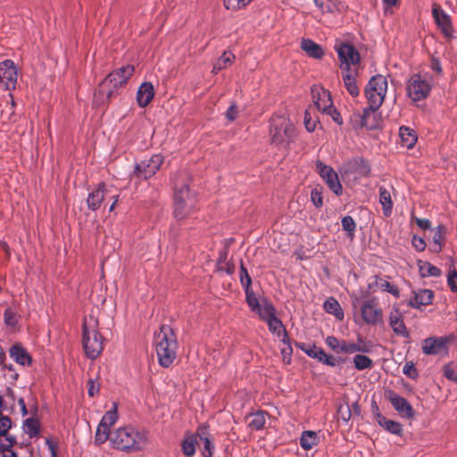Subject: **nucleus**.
Returning a JSON list of instances; mask_svg holds the SVG:
<instances>
[{"mask_svg": "<svg viewBox=\"0 0 457 457\" xmlns=\"http://www.w3.org/2000/svg\"><path fill=\"white\" fill-rule=\"evenodd\" d=\"M353 364L356 370H363L370 369L373 366V361L366 355L357 354L353 357Z\"/></svg>", "mask_w": 457, "mask_h": 457, "instance_id": "37998d69", "label": "nucleus"}, {"mask_svg": "<svg viewBox=\"0 0 457 457\" xmlns=\"http://www.w3.org/2000/svg\"><path fill=\"white\" fill-rule=\"evenodd\" d=\"M368 289L376 292L378 289L390 293L395 297L398 298L400 296V290L395 286L391 284L388 280H386L385 278L379 277V276H373L370 278L369 283H368Z\"/></svg>", "mask_w": 457, "mask_h": 457, "instance_id": "6ab92c4d", "label": "nucleus"}, {"mask_svg": "<svg viewBox=\"0 0 457 457\" xmlns=\"http://www.w3.org/2000/svg\"><path fill=\"white\" fill-rule=\"evenodd\" d=\"M411 218L415 221L417 226L419 228H420L421 229L426 230V229H429L431 228V222H430L429 220L422 219V218H418V217H415V216H412Z\"/></svg>", "mask_w": 457, "mask_h": 457, "instance_id": "774afa93", "label": "nucleus"}, {"mask_svg": "<svg viewBox=\"0 0 457 457\" xmlns=\"http://www.w3.org/2000/svg\"><path fill=\"white\" fill-rule=\"evenodd\" d=\"M341 222H342L343 229L345 232H347V235L350 237H353L354 235L355 228H356V223H355L354 220L351 216L346 215V216L343 217Z\"/></svg>", "mask_w": 457, "mask_h": 457, "instance_id": "a18cd8bd", "label": "nucleus"}, {"mask_svg": "<svg viewBox=\"0 0 457 457\" xmlns=\"http://www.w3.org/2000/svg\"><path fill=\"white\" fill-rule=\"evenodd\" d=\"M97 320L89 315L83 322L82 344L86 355L95 360L104 350V337L97 330Z\"/></svg>", "mask_w": 457, "mask_h": 457, "instance_id": "20e7f679", "label": "nucleus"}, {"mask_svg": "<svg viewBox=\"0 0 457 457\" xmlns=\"http://www.w3.org/2000/svg\"><path fill=\"white\" fill-rule=\"evenodd\" d=\"M270 141L279 149H287L296 137L295 128L284 115H275L270 119Z\"/></svg>", "mask_w": 457, "mask_h": 457, "instance_id": "7ed1b4c3", "label": "nucleus"}, {"mask_svg": "<svg viewBox=\"0 0 457 457\" xmlns=\"http://www.w3.org/2000/svg\"><path fill=\"white\" fill-rule=\"evenodd\" d=\"M154 96V86L151 82L142 83L137 92V103L138 106L146 107Z\"/></svg>", "mask_w": 457, "mask_h": 457, "instance_id": "5701e85b", "label": "nucleus"}, {"mask_svg": "<svg viewBox=\"0 0 457 457\" xmlns=\"http://www.w3.org/2000/svg\"><path fill=\"white\" fill-rule=\"evenodd\" d=\"M197 198L189 188L188 184L175 183L174 188V217L182 220L190 216L196 209Z\"/></svg>", "mask_w": 457, "mask_h": 457, "instance_id": "39448f33", "label": "nucleus"}, {"mask_svg": "<svg viewBox=\"0 0 457 457\" xmlns=\"http://www.w3.org/2000/svg\"><path fill=\"white\" fill-rule=\"evenodd\" d=\"M198 444L197 437L187 436L182 442L181 447L183 453L187 457H192L195 453V445Z\"/></svg>", "mask_w": 457, "mask_h": 457, "instance_id": "a19ab883", "label": "nucleus"}, {"mask_svg": "<svg viewBox=\"0 0 457 457\" xmlns=\"http://www.w3.org/2000/svg\"><path fill=\"white\" fill-rule=\"evenodd\" d=\"M403 372L410 378H415L417 377V370L412 362H406L403 368Z\"/></svg>", "mask_w": 457, "mask_h": 457, "instance_id": "680f3d73", "label": "nucleus"}, {"mask_svg": "<svg viewBox=\"0 0 457 457\" xmlns=\"http://www.w3.org/2000/svg\"><path fill=\"white\" fill-rule=\"evenodd\" d=\"M418 267L421 277H440L442 274L439 268L428 262L419 261Z\"/></svg>", "mask_w": 457, "mask_h": 457, "instance_id": "c9c22d12", "label": "nucleus"}, {"mask_svg": "<svg viewBox=\"0 0 457 457\" xmlns=\"http://www.w3.org/2000/svg\"><path fill=\"white\" fill-rule=\"evenodd\" d=\"M111 437L112 432L110 431V428L106 427L105 425L100 422L96 428L94 440L95 444L96 445H101L107 440L111 442Z\"/></svg>", "mask_w": 457, "mask_h": 457, "instance_id": "58836bf2", "label": "nucleus"}, {"mask_svg": "<svg viewBox=\"0 0 457 457\" xmlns=\"http://www.w3.org/2000/svg\"><path fill=\"white\" fill-rule=\"evenodd\" d=\"M324 309L327 312L335 315L338 320L344 319V312L339 303L333 297H329L324 303Z\"/></svg>", "mask_w": 457, "mask_h": 457, "instance_id": "e433bc0d", "label": "nucleus"}, {"mask_svg": "<svg viewBox=\"0 0 457 457\" xmlns=\"http://www.w3.org/2000/svg\"><path fill=\"white\" fill-rule=\"evenodd\" d=\"M246 295V303L250 307L251 311L253 312L262 303V300H259L253 291L250 288L245 289Z\"/></svg>", "mask_w": 457, "mask_h": 457, "instance_id": "49530a36", "label": "nucleus"}, {"mask_svg": "<svg viewBox=\"0 0 457 457\" xmlns=\"http://www.w3.org/2000/svg\"><path fill=\"white\" fill-rule=\"evenodd\" d=\"M110 192L111 190L105 186L104 183H100L96 188L88 194L86 199L87 208L93 212L98 210L101 207L105 196Z\"/></svg>", "mask_w": 457, "mask_h": 457, "instance_id": "a211bd4d", "label": "nucleus"}, {"mask_svg": "<svg viewBox=\"0 0 457 457\" xmlns=\"http://www.w3.org/2000/svg\"><path fill=\"white\" fill-rule=\"evenodd\" d=\"M149 443V433L132 426L118 428L112 432L111 446L124 453L143 451Z\"/></svg>", "mask_w": 457, "mask_h": 457, "instance_id": "f257e3e1", "label": "nucleus"}, {"mask_svg": "<svg viewBox=\"0 0 457 457\" xmlns=\"http://www.w3.org/2000/svg\"><path fill=\"white\" fill-rule=\"evenodd\" d=\"M387 91V79L383 75H375L365 87L364 94L370 107L375 112L382 105Z\"/></svg>", "mask_w": 457, "mask_h": 457, "instance_id": "0eeeda50", "label": "nucleus"}, {"mask_svg": "<svg viewBox=\"0 0 457 457\" xmlns=\"http://www.w3.org/2000/svg\"><path fill=\"white\" fill-rule=\"evenodd\" d=\"M319 361L331 367H335L338 364V361L333 355H328L325 352L324 356H320Z\"/></svg>", "mask_w": 457, "mask_h": 457, "instance_id": "69168bd1", "label": "nucleus"}, {"mask_svg": "<svg viewBox=\"0 0 457 457\" xmlns=\"http://www.w3.org/2000/svg\"><path fill=\"white\" fill-rule=\"evenodd\" d=\"M376 420L382 428L391 434L400 436L403 432V427L399 422L388 420L381 414L377 415Z\"/></svg>", "mask_w": 457, "mask_h": 457, "instance_id": "c756f323", "label": "nucleus"}, {"mask_svg": "<svg viewBox=\"0 0 457 457\" xmlns=\"http://www.w3.org/2000/svg\"><path fill=\"white\" fill-rule=\"evenodd\" d=\"M432 88V77L428 73H416L411 76L407 83V94L413 101L426 99Z\"/></svg>", "mask_w": 457, "mask_h": 457, "instance_id": "1a4fd4ad", "label": "nucleus"}, {"mask_svg": "<svg viewBox=\"0 0 457 457\" xmlns=\"http://www.w3.org/2000/svg\"><path fill=\"white\" fill-rule=\"evenodd\" d=\"M312 99L316 108L322 112L333 106L330 93L323 88L317 91L312 89Z\"/></svg>", "mask_w": 457, "mask_h": 457, "instance_id": "b1692460", "label": "nucleus"}, {"mask_svg": "<svg viewBox=\"0 0 457 457\" xmlns=\"http://www.w3.org/2000/svg\"><path fill=\"white\" fill-rule=\"evenodd\" d=\"M361 315L368 325H377L383 322V312L376 298L368 299L361 307Z\"/></svg>", "mask_w": 457, "mask_h": 457, "instance_id": "9b49d317", "label": "nucleus"}, {"mask_svg": "<svg viewBox=\"0 0 457 457\" xmlns=\"http://www.w3.org/2000/svg\"><path fill=\"white\" fill-rule=\"evenodd\" d=\"M10 356L18 364L22 366L29 365L31 363V357L28 351L23 348L21 345L16 344L10 348Z\"/></svg>", "mask_w": 457, "mask_h": 457, "instance_id": "393cba45", "label": "nucleus"}, {"mask_svg": "<svg viewBox=\"0 0 457 457\" xmlns=\"http://www.w3.org/2000/svg\"><path fill=\"white\" fill-rule=\"evenodd\" d=\"M446 228L444 225H438L433 234V245L430 250L434 253H440L443 249L445 237Z\"/></svg>", "mask_w": 457, "mask_h": 457, "instance_id": "2f4dec72", "label": "nucleus"}, {"mask_svg": "<svg viewBox=\"0 0 457 457\" xmlns=\"http://www.w3.org/2000/svg\"><path fill=\"white\" fill-rule=\"evenodd\" d=\"M328 346H329L336 353H340L339 349H341L342 341H339L337 337L333 336H329L325 340Z\"/></svg>", "mask_w": 457, "mask_h": 457, "instance_id": "4d7b16f0", "label": "nucleus"}, {"mask_svg": "<svg viewBox=\"0 0 457 457\" xmlns=\"http://www.w3.org/2000/svg\"><path fill=\"white\" fill-rule=\"evenodd\" d=\"M253 312H255L260 319L267 321L276 315V309L267 299H262L261 304L253 311Z\"/></svg>", "mask_w": 457, "mask_h": 457, "instance_id": "c85d7f7f", "label": "nucleus"}, {"mask_svg": "<svg viewBox=\"0 0 457 457\" xmlns=\"http://www.w3.org/2000/svg\"><path fill=\"white\" fill-rule=\"evenodd\" d=\"M324 112L328 114L337 124L343 125V119L339 112L336 108H334V106H331Z\"/></svg>", "mask_w": 457, "mask_h": 457, "instance_id": "052dcab7", "label": "nucleus"}, {"mask_svg": "<svg viewBox=\"0 0 457 457\" xmlns=\"http://www.w3.org/2000/svg\"><path fill=\"white\" fill-rule=\"evenodd\" d=\"M338 58L341 61V69L343 71H351V64H357L360 61V54L356 49L350 44H341L337 47Z\"/></svg>", "mask_w": 457, "mask_h": 457, "instance_id": "ddd939ff", "label": "nucleus"}, {"mask_svg": "<svg viewBox=\"0 0 457 457\" xmlns=\"http://www.w3.org/2000/svg\"><path fill=\"white\" fill-rule=\"evenodd\" d=\"M12 420L8 416L0 415V436H5L11 428Z\"/></svg>", "mask_w": 457, "mask_h": 457, "instance_id": "864d4df0", "label": "nucleus"}, {"mask_svg": "<svg viewBox=\"0 0 457 457\" xmlns=\"http://www.w3.org/2000/svg\"><path fill=\"white\" fill-rule=\"evenodd\" d=\"M317 168L320 177L327 183L329 189L337 195H342L343 189L337 172L331 167L321 162L317 163Z\"/></svg>", "mask_w": 457, "mask_h": 457, "instance_id": "2eb2a0df", "label": "nucleus"}, {"mask_svg": "<svg viewBox=\"0 0 457 457\" xmlns=\"http://www.w3.org/2000/svg\"><path fill=\"white\" fill-rule=\"evenodd\" d=\"M240 282L244 287V289H247L251 287L252 279L250 275L247 272V270L244 267L243 262H241V268H240Z\"/></svg>", "mask_w": 457, "mask_h": 457, "instance_id": "09e8293b", "label": "nucleus"}, {"mask_svg": "<svg viewBox=\"0 0 457 457\" xmlns=\"http://www.w3.org/2000/svg\"><path fill=\"white\" fill-rule=\"evenodd\" d=\"M322 13H334L340 11V4L337 0H313Z\"/></svg>", "mask_w": 457, "mask_h": 457, "instance_id": "f704fd0d", "label": "nucleus"}, {"mask_svg": "<svg viewBox=\"0 0 457 457\" xmlns=\"http://www.w3.org/2000/svg\"><path fill=\"white\" fill-rule=\"evenodd\" d=\"M301 49L312 58L321 59L324 55V51L321 46L309 38L302 39Z\"/></svg>", "mask_w": 457, "mask_h": 457, "instance_id": "a878e982", "label": "nucleus"}, {"mask_svg": "<svg viewBox=\"0 0 457 457\" xmlns=\"http://www.w3.org/2000/svg\"><path fill=\"white\" fill-rule=\"evenodd\" d=\"M356 346L358 347V353H370L371 348L370 345L361 337H358V343H356Z\"/></svg>", "mask_w": 457, "mask_h": 457, "instance_id": "338daca9", "label": "nucleus"}, {"mask_svg": "<svg viewBox=\"0 0 457 457\" xmlns=\"http://www.w3.org/2000/svg\"><path fill=\"white\" fill-rule=\"evenodd\" d=\"M117 420V403H113L112 409L104 413L100 422L111 428V427L116 423Z\"/></svg>", "mask_w": 457, "mask_h": 457, "instance_id": "79ce46f5", "label": "nucleus"}, {"mask_svg": "<svg viewBox=\"0 0 457 457\" xmlns=\"http://www.w3.org/2000/svg\"><path fill=\"white\" fill-rule=\"evenodd\" d=\"M133 65H125L112 71L100 84L98 94L111 101L119 88L124 87L134 73Z\"/></svg>", "mask_w": 457, "mask_h": 457, "instance_id": "423d86ee", "label": "nucleus"}, {"mask_svg": "<svg viewBox=\"0 0 457 457\" xmlns=\"http://www.w3.org/2000/svg\"><path fill=\"white\" fill-rule=\"evenodd\" d=\"M355 74L356 72L353 70L351 71H343V81L345 87L353 97L358 96L360 94V89L356 83Z\"/></svg>", "mask_w": 457, "mask_h": 457, "instance_id": "cd10ccee", "label": "nucleus"}, {"mask_svg": "<svg viewBox=\"0 0 457 457\" xmlns=\"http://www.w3.org/2000/svg\"><path fill=\"white\" fill-rule=\"evenodd\" d=\"M446 337H428L422 341V352L428 355H441L447 353Z\"/></svg>", "mask_w": 457, "mask_h": 457, "instance_id": "dca6fc26", "label": "nucleus"}, {"mask_svg": "<svg viewBox=\"0 0 457 457\" xmlns=\"http://www.w3.org/2000/svg\"><path fill=\"white\" fill-rule=\"evenodd\" d=\"M300 445L304 450L312 449L314 445H317L316 433L310 430L303 432L300 438Z\"/></svg>", "mask_w": 457, "mask_h": 457, "instance_id": "ea45409f", "label": "nucleus"}, {"mask_svg": "<svg viewBox=\"0 0 457 457\" xmlns=\"http://www.w3.org/2000/svg\"><path fill=\"white\" fill-rule=\"evenodd\" d=\"M432 15L442 34L445 37L451 38L453 32L452 21L450 16L442 9L440 4H433Z\"/></svg>", "mask_w": 457, "mask_h": 457, "instance_id": "4468645a", "label": "nucleus"}, {"mask_svg": "<svg viewBox=\"0 0 457 457\" xmlns=\"http://www.w3.org/2000/svg\"><path fill=\"white\" fill-rule=\"evenodd\" d=\"M17 84V69L12 60L0 62V85L4 90H13Z\"/></svg>", "mask_w": 457, "mask_h": 457, "instance_id": "f8f14e48", "label": "nucleus"}, {"mask_svg": "<svg viewBox=\"0 0 457 457\" xmlns=\"http://www.w3.org/2000/svg\"><path fill=\"white\" fill-rule=\"evenodd\" d=\"M448 286L452 291L457 292V271L453 270L449 272L447 278Z\"/></svg>", "mask_w": 457, "mask_h": 457, "instance_id": "0e129e2a", "label": "nucleus"}, {"mask_svg": "<svg viewBox=\"0 0 457 457\" xmlns=\"http://www.w3.org/2000/svg\"><path fill=\"white\" fill-rule=\"evenodd\" d=\"M304 124L305 128L309 132H312L316 128V120L312 119L311 112L309 110L305 111L304 113Z\"/></svg>", "mask_w": 457, "mask_h": 457, "instance_id": "bf43d9fd", "label": "nucleus"}, {"mask_svg": "<svg viewBox=\"0 0 457 457\" xmlns=\"http://www.w3.org/2000/svg\"><path fill=\"white\" fill-rule=\"evenodd\" d=\"M163 162L164 157L158 154L137 162L133 170L129 174L130 181L135 180L138 182L152 178L160 170Z\"/></svg>", "mask_w": 457, "mask_h": 457, "instance_id": "6e6552de", "label": "nucleus"}, {"mask_svg": "<svg viewBox=\"0 0 457 457\" xmlns=\"http://www.w3.org/2000/svg\"><path fill=\"white\" fill-rule=\"evenodd\" d=\"M345 173H355L361 177H366L370 173L369 162L362 158H353L344 164Z\"/></svg>", "mask_w": 457, "mask_h": 457, "instance_id": "412c9836", "label": "nucleus"}, {"mask_svg": "<svg viewBox=\"0 0 457 457\" xmlns=\"http://www.w3.org/2000/svg\"><path fill=\"white\" fill-rule=\"evenodd\" d=\"M154 345L159 364L170 367L177 357L178 341L174 330L169 325H162L154 334Z\"/></svg>", "mask_w": 457, "mask_h": 457, "instance_id": "f03ea898", "label": "nucleus"}, {"mask_svg": "<svg viewBox=\"0 0 457 457\" xmlns=\"http://www.w3.org/2000/svg\"><path fill=\"white\" fill-rule=\"evenodd\" d=\"M399 136L401 137L402 145L407 148H412L418 139L415 131L405 126L400 127Z\"/></svg>", "mask_w": 457, "mask_h": 457, "instance_id": "7c9ffc66", "label": "nucleus"}, {"mask_svg": "<svg viewBox=\"0 0 457 457\" xmlns=\"http://www.w3.org/2000/svg\"><path fill=\"white\" fill-rule=\"evenodd\" d=\"M311 200H312V204L318 208H320L323 205L322 195L317 188H314L312 190Z\"/></svg>", "mask_w": 457, "mask_h": 457, "instance_id": "13d9d810", "label": "nucleus"}, {"mask_svg": "<svg viewBox=\"0 0 457 457\" xmlns=\"http://www.w3.org/2000/svg\"><path fill=\"white\" fill-rule=\"evenodd\" d=\"M387 399L395 410L403 418L411 419L414 416V411L410 403L393 391L387 394Z\"/></svg>", "mask_w": 457, "mask_h": 457, "instance_id": "f3484780", "label": "nucleus"}, {"mask_svg": "<svg viewBox=\"0 0 457 457\" xmlns=\"http://www.w3.org/2000/svg\"><path fill=\"white\" fill-rule=\"evenodd\" d=\"M411 243L413 247L419 252L424 251L427 245L424 239L416 235L412 236Z\"/></svg>", "mask_w": 457, "mask_h": 457, "instance_id": "e2e57ef3", "label": "nucleus"}, {"mask_svg": "<svg viewBox=\"0 0 457 457\" xmlns=\"http://www.w3.org/2000/svg\"><path fill=\"white\" fill-rule=\"evenodd\" d=\"M388 323L394 333L397 336H401L404 338H408L410 337V333L403 322V314L400 312L398 308L394 307L390 312Z\"/></svg>", "mask_w": 457, "mask_h": 457, "instance_id": "aec40b11", "label": "nucleus"}, {"mask_svg": "<svg viewBox=\"0 0 457 457\" xmlns=\"http://www.w3.org/2000/svg\"><path fill=\"white\" fill-rule=\"evenodd\" d=\"M266 322H267L269 329L271 333H273L278 337L281 334H283L282 342L283 343L288 342L289 338H288L287 331L283 326V323L276 315L274 317H272L271 319L268 320Z\"/></svg>", "mask_w": 457, "mask_h": 457, "instance_id": "473e14b6", "label": "nucleus"}, {"mask_svg": "<svg viewBox=\"0 0 457 457\" xmlns=\"http://www.w3.org/2000/svg\"><path fill=\"white\" fill-rule=\"evenodd\" d=\"M376 112L370 107H366L361 112H353L349 117V122L354 130H358L362 128L369 129H374L377 127L375 121Z\"/></svg>", "mask_w": 457, "mask_h": 457, "instance_id": "9d476101", "label": "nucleus"}, {"mask_svg": "<svg viewBox=\"0 0 457 457\" xmlns=\"http://www.w3.org/2000/svg\"><path fill=\"white\" fill-rule=\"evenodd\" d=\"M268 413L263 411H259L246 416L247 426L252 430H261L264 428L266 423V417Z\"/></svg>", "mask_w": 457, "mask_h": 457, "instance_id": "bb28decb", "label": "nucleus"}, {"mask_svg": "<svg viewBox=\"0 0 457 457\" xmlns=\"http://www.w3.org/2000/svg\"><path fill=\"white\" fill-rule=\"evenodd\" d=\"M433 299L434 293L432 290L419 289L413 292V296L409 300L408 305L415 309H420L422 306L432 303Z\"/></svg>", "mask_w": 457, "mask_h": 457, "instance_id": "4be33fe9", "label": "nucleus"}, {"mask_svg": "<svg viewBox=\"0 0 457 457\" xmlns=\"http://www.w3.org/2000/svg\"><path fill=\"white\" fill-rule=\"evenodd\" d=\"M88 395L93 397L98 394L100 390V382L98 378H89L87 383Z\"/></svg>", "mask_w": 457, "mask_h": 457, "instance_id": "de8ad7c7", "label": "nucleus"}, {"mask_svg": "<svg viewBox=\"0 0 457 457\" xmlns=\"http://www.w3.org/2000/svg\"><path fill=\"white\" fill-rule=\"evenodd\" d=\"M445 376L452 380L457 382V364L450 363L444 368Z\"/></svg>", "mask_w": 457, "mask_h": 457, "instance_id": "8fccbe9b", "label": "nucleus"}, {"mask_svg": "<svg viewBox=\"0 0 457 457\" xmlns=\"http://www.w3.org/2000/svg\"><path fill=\"white\" fill-rule=\"evenodd\" d=\"M379 203L382 205L384 215L389 217L392 213L393 202L390 192L384 187H379Z\"/></svg>", "mask_w": 457, "mask_h": 457, "instance_id": "72a5a7b5", "label": "nucleus"}, {"mask_svg": "<svg viewBox=\"0 0 457 457\" xmlns=\"http://www.w3.org/2000/svg\"><path fill=\"white\" fill-rule=\"evenodd\" d=\"M24 430L29 436V437L36 436L39 432L38 423L34 419H27L24 421Z\"/></svg>", "mask_w": 457, "mask_h": 457, "instance_id": "c03bdc74", "label": "nucleus"}, {"mask_svg": "<svg viewBox=\"0 0 457 457\" xmlns=\"http://www.w3.org/2000/svg\"><path fill=\"white\" fill-rule=\"evenodd\" d=\"M340 353L352 354L354 353H358V347L356 346V343L342 341L341 349H339Z\"/></svg>", "mask_w": 457, "mask_h": 457, "instance_id": "6e6d98bb", "label": "nucleus"}, {"mask_svg": "<svg viewBox=\"0 0 457 457\" xmlns=\"http://www.w3.org/2000/svg\"><path fill=\"white\" fill-rule=\"evenodd\" d=\"M4 319L5 324L10 327H14L18 323L16 313L11 308L4 311Z\"/></svg>", "mask_w": 457, "mask_h": 457, "instance_id": "3c124183", "label": "nucleus"}, {"mask_svg": "<svg viewBox=\"0 0 457 457\" xmlns=\"http://www.w3.org/2000/svg\"><path fill=\"white\" fill-rule=\"evenodd\" d=\"M337 415L338 417L344 420L345 422H347L352 416L351 409L349 405L347 404H341L339 405L337 409Z\"/></svg>", "mask_w": 457, "mask_h": 457, "instance_id": "5fc2aeb1", "label": "nucleus"}, {"mask_svg": "<svg viewBox=\"0 0 457 457\" xmlns=\"http://www.w3.org/2000/svg\"><path fill=\"white\" fill-rule=\"evenodd\" d=\"M204 432L202 431L201 434H198L200 440L203 442V455L204 457H212V442L205 436H204Z\"/></svg>", "mask_w": 457, "mask_h": 457, "instance_id": "603ef678", "label": "nucleus"}, {"mask_svg": "<svg viewBox=\"0 0 457 457\" xmlns=\"http://www.w3.org/2000/svg\"><path fill=\"white\" fill-rule=\"evenodd\" d=\"M295 345L311 358L319 361V359H320V356H324V350L316 346L315 345H310L301 342L295 343Z\"/></svg>", "mask_w": 457, "mask_h": 457, "instance_id": "4c0bfd02", "label": "nucleus"}]
</instances>
